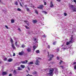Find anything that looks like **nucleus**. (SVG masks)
Returning <instances> with one entry per match:
<instances>
[{"mask_svg": "<svg viewBox=\"0 0 76 76\" xmlns=\"http://www.w3.org/2000/svg\"><path fill=\"white\" fill-rule=\"evenodd\" d=\"M55 70V71H54ZM56 75H57L58 74V69L57 68H53L50 69L49 73L46 74L47 76H53L54 75V71Z\"/></svg>", "mask_w": 76, "mask_h": 76, "instance_id": "obj_1", "label": "nucleus"}, {"mask_svg": "<svg viewBox=\"0 0 76 76\" xmlns=\"http://www.w3.org/2000/svg\"><path fill=\"white\" fill-rule=\"evenodd\" d=\"M74 42L73 40V36H72L70 38V41L68 42H66V45H69L70 44H72V43H73Z\"/></svg>", "mask_w": 76, "mask_h": 76, "instance_id": "obj_2", "label": "nucleus"}, {"mask_svg": "<svg viewBox=\"0 0 76 76\" xmlns=\"http://www.w3.org/2000/svg\"><path fill=\"white\" fill-rule=\"evenodd\" d=\"M48 58H50L49 59H48V61H51L52 60V58L54 57V55H49V52H48Z\"/></svg>", "mask_w": 76, "mask_h": 76, "instance_id": "obj_3", "label": "nucleus"}, {"mask_svg": "<svg viewBox=\"0 0 76 76\" xmlns=\"http://www.w3.org/2000/svg\"><path fill=\"white\" fill-rule=\"evenodd\" d=\"M61 49L63 50L64 51L67 49V47L64 45V44H63L61 45Z\"/></svg>", "mask_w": 76, "mask_h": 76, "instance_id": "obj_4", "label": "nucleus"}, {"mask_svg": "<svg viewBox=\"0 0 76 76\" xmlns=\"http://www.w3.org/2000/svg\"><path fill=\"white\" fill-rule=\"evenodd\" d=\"M35 63L36 65H39V61L37 59Z\"/></svg>", "mask_w": 76, "mask_h": 76, "instance_id": "obj_5", "label": "nucleus"}, {"mask_svg": "<svg viewBox=\"0 0 76 76\" xmlns=\"http://www.w3.org/2000/svg\"><path fill=\"white\" fill-rule=\"evenodd\" d=\"M27 62H28L27 60H26L25 61H21V63H22L23 64H26V63H27Z\"/></svg>", "mask_w": 76, "mask_h": 76, "instance_id": "obj_6", "label": "nucleus"}, {"mask_svg": "<svg viewBox=\"0 0 76 76\" xmlns=\"http://www.w3.org/2000/svg\"><path fill=\"white\" fill-rule=\"evenodd\" d=\"M43 7H44V6H43L42 5H41L40 6V7H38L37 8L38 9H42Z\"/></svg>", "mask_w": 76, "mask_h": 76, "instance_id": "obj_7", "label": "nucleus"}, {"mask_svg": "<svg viewBox=\"0 0 76 76\" xmlns=\"http://www.w3.org/2000/svg\"><path fill=\"white\" fill-rule=\"evenodd\" d=\"M13 61V59H12L11 58H10L8 59V61L9 62H11V61Z\"/></svg>", "mask_w": 76, "mask_h": 76, "instance_id": "obj_8", "label": "nucleus"}, {"mask_svg": "<svg viewBox=\"0 0 76 76\" xmlns=\"http://www.w3.org/2000/svg\"><path fill=\"white\" fill-rule=\"evenodd\" d=\"M27 51L29 53V52H31V49L30 48H28L27 50Z\"/></svg>", "mask_w": 76, "mask_h": 76, "instance_id": "obj_9", "label": "nucleus"}, {"mask_svg": "<svg viewBox=\"0 0 76 76\" xmlns=\"http://www.w3.org/2000/svg\"><path fill=\"white\" fill-rule=\"evenodd\" d=\"M54 6V5L53 4V2H52V1L50 2V7H53Z\"/></svg>", "mask_w": 76, "mask_h": 76, "instance_id": "obj_10", "label": "nucleus"}, {"mask_svg": "<svg viewBox=\"0 0 76 76\" xmlns=\"http://www.w3.org/2000/svg\"><path fill=\"white\" fill-rule=\"evenodd\" d=\"M24 53V52H23L22 51L21 52H20L19 53V54L20 56H22V55H23Z\"/></svg>", "mask_w": 76, "mask_h": 76, "instance_id": "obj_11", "label": "nucleus"}, {"mask_svg": "<svg viewBox=\"0 0 76 76\" xmlns=\"http://www.w3.org/2000/svg\"><path fill=\"white\" fill-rule=\"evenodd\" d=\"M12 46L13 49H15L16 48H15V45H14V44H12Z\"/></svg>", "mask_w": 76, "mask_h": 76, "instance_id": "obj_12", "label": "nucleus"}, {"mask_svg": "<svg viewBox=\"0 0 76 76\" xmlns=\"http://www.w3.org/2000/svg\"><path fill=\"white\" fill-rule=\"evenodd\" d=\"M2 75L3 76L4 75H7V72H3L2 73Z\"/></svg>", "mask_w": 76, "mask_h": 76, "instance_id": "obj_13", "label": "nucleus"}, {"mask_svg": "<svg viewBox=\"0 0 76 76\" xmlns=\"http://www.w3.org/2000/svg\"><path fill=\"white\" fill-rule=\"evenodd\" d=\"M33 22L34 23H37V20H33Z\"/></svg>", "mask_w": 76, "mask_h": 76, "instance_id": "obj_14", "label": "nucleus"}, {"mask_svg": "<svg viewBox=\"0 0 76 76\" xmlns=\"http://www.w3.org/2000/svg\"><path fill=\"white\" fill-rule=\"evenodd\" d=\"M15 45L18 48V47H19V46L18 45H17V42H16L15 43Z\"/></svg>", "mask_w": 76, "mask_h": 76, "instance_id": "obj_15", "label": "nucleus"}, {"mask_svg": "<svg viewBox=\"0 0 76 76\" xmlns=\"http://www.w3.org/2000/svg\"><path fill=\"white\" fill-rule=\"evenodd\" d=\"M34 64V62L32 61L30 62L29 63H28V65H29L30 64Z\"/></svg>", "mask_w": 76, "mask_h": 76, "instance_id": "obj_16", "label": "nucleus"}, {"mask_svg": "<svg viewBox=\"0 0 76 76\" xmlns=\"http://www.w3.org/2000/svg\"><path fill=\"white\" fill-rule=\"evenodd\" d=\"M42 13H44V14H45V15H46V14H47V12L46 11H42Z\"/></svg>", "mask_w": 76, "mask_h": 76, "instance_id": "obj_17", "label": "nucleus"}, {"mask_svg": "<svg viewBox=\"0 0 76 76\" xmlns=\"http://www.w3.org/2000/svg\"><path fill=\"white\" fill-rule=\"evenodd\" d=\"M10 39L11 42V44H13V39L12 38H10Z\"/></svg>", "mask_w": 76, "mask_h": 76, "instance_id": "obj_18", "label": "nucleus"}, {"mask_svg": "<svg viewBox=\"0 0 76 76\" xmlns=\"http://www.w3.org/2000/svg\"><path fill=\"white\" fill-rule=\"evenodd\" d=\"M30 7H34L33 4H30L29 5Z\"/></svg>", "mask_w": 76, "mask_h": 76, "instance_id": "obj_19", "label": "nucleus"}, {"mask_svg": "<svg viewBox=\"0 0 76 76\" xmlns=\"http://www.w3.org/2000/svg\"><path fill=\"white\" fill-rule=\"evenodd\" d=\"M33 50L34 51H35V50L36 49V48H37V47L35 46H34L33 47Z\"/></svg>", "mask_w": 76, "mask_h": 76, "instance_id": "obj_20", "label": "nucleus"}, {"mask_svg": "<svg viewBox=\"0 0 76 76\" xmlns=\"http://www.w3.org/2000/svg\"><path fill=\"white\" fill-rule=\"evenodd\" d=\"M61 63H64V62L62 61H61V62H59V64H61Z\"/></svg>", "mask_w": 76, "mask_h": 76, "instance_id": "obj_21", "label": "nucleus"}, {"mask_svg": "<svg viewBox=\"0 0 76 76\" xmlns=\"http://www.w3.org/2000/svg\"><path fill=\"white\" fill-rule=\"evenodd\" d=\"M21 68H22V69H24L25 68L24 65H21Z\"/></svg>", "mask_w": 76, "mask_h": 76, "instance_id": "obj_22", "label": "nucleus"}, {"mask_svg": "<svg viewBox=\"0 0 76 76\" xmlns=\"http://www.w3.org/2000/svg\"><path fill=\"white\" fill-rule=\"evenodd\" d=\"M24 22H25V23H26L27 25H28V22L26 21H24Z\"/></svg>", "mask_w": 76, "mask_h": 76, "instance_id": "obj_23", "label": "nucleus"}, {"mask_svg": "<svg viewBox=\"0 0 76 76\" xmlns=\"http://www.w3.org/2000/svg\"><path fill=\"white\" fill-rule=\"evenodd\" d=\"M13 73L14 75H15V74H16V70H14L13 71Z\"/></svg>", "mask_w": 76, "mask_h": 76, "instance_id": "obj_24", "label": "nucleus"}, {"mask_svg": "<svg viewBox=\"0 0 76 76\" xmlns=\"http://www.w3.org/2000/svg\"><path fill=\"white\" fill-rule=\"evenodd\" d=\"M36 53H39V50H37L36 51Z\"/></svg>", "mask_w": 76, "mask_h": 76, "instance_id": "obj_25", "label": "nucleus"}, {"mask_svg": "<svg viewBox=\"0 0 76 76\" xmlns=\"http://www.w3.org/2000/svg\"><path fill=\"white\" fill-rule=\"evenodd\" d=\"M35 12H36V13H37V14L38 13V12L37 10H35Z\"/></svg>", "mask_w": 76, "mask_h": 76, "instance_id": "obj_26", "label": "nucleus"}, {"mask_svg": "<svg viewBox=\"0 0 76 76\" xmlns=\"http://www.w3.org/2000/svg\"><path fill=\"white\" fill-rule=\"evenodd\" d=\"M21 47L22 48H24V47H25V45H22L21 46Z\"/></svg>", "mask_w": 76, "mask_h": 76, "instance_id": "obj_27", "label": "nucleus"}, {"mask_svg": "<svg viewBox=\"0 0 76 76\" xmlns=\"http://www.w3.org/2000/svg\"><path fill=\"white\" fill-rule=\"evenodd\" d=\"M17 10L19 12H20L21 11V9H20V8H18Z\"/></svg>", "mask_w": 76, "mask_h": 76, "instance_id": "obj_28", "label": "nucleus"}, {"mask_svg": "<svg viewBox=\"0 0 76 76\" xmlns=\"http://www.w3.org/2000/svg\"><path fill=\"white\" fill-rule=\"evenodd\" d=\"M18 70H21L22 69H21V68H20V67H18Z\"/></svg>", "mask_w": 76, "mask_h": 76, "instance_id": "obj_29", "label": "nucleus"}, {"mask_svg": "<svg viewBox=\"0 0 76 76\" xmlns=\"http://www.w3.org/2000/svg\"><path fill=\"white\" fill-rule=\"evenodd\" d=\"M11 23H14V21L13 20H11Z\"/></svg>", "mask_w": 76, "mask_h": 76, "instance_id": "obj_30", "label": "nucleus"}, {"mask_svg": "<svg viewBox=\"0 0 76 76\" xmlns=\"http://www.w3.org/2000/svg\"><path fill=\"white\" fill-rule=\"evenodd\" d=\"M15 5H18V2H15Z\"/></svg>", "mask_w": 76, "mask_h": 76, "instance_id": "obj_31", "label": "nucleus"}, {"mask_svg": "<svg viewBox=\"0 0 76 76\" xmlns=\"http://www.w3.org/2000/svg\"><path fill=\"white\" fill-rule=\"evenodd\" d=\"M33 74H34V75H35V74H37V72H33Z\"/></svg>", "mask_w": 76, "mask_h": 76, "instance_id": "obj_32", "label": "nucleus"}, {"mask_svg": "<svg viewBox=\"0 0 76 76\" xmlns=\"http://www.w3.org/2000/svg\"><path fill=\"white\" fill-rule=\"evenodd\" d=\"M36 40H37V39L36 38L34 39V42H37V41H36Z\"/></svg>", "mask_w": 76, "mask_h": 76, "instance_id": "obj_33", "label": "nucleus"}, {"mask_svg": "<svg viewBox=\"0 0 76 76\" xmlns=\"http://www.w3.org/2000/svg\"><path fill=\"white\" fill-rule=\"evenodd\" d=\"M43 37H44V38H46V37H47V36L45 35H44L42 36Z\"/></svg>", "mask_w": 76, "mask_h": 76, "instance_id": "obj_34", "label": "nucleus"}, {"mask_svg": "<svg viewBox=\"0 0 76 76\" xmlns=\"http://www.w3.org/2000/svg\"><path fill=\"white\" fill-rule=\"evenodd\" d=\"M25 27H26V29H29V27H28L27 26H26Z\"/></svg>", "mask_w": 76, "mask_h": 76, "instance_id": "obj_35", "label": "nucleus"}, {"mask_svg": "<svg viewBox=\"0 0 76 76\" xmlns=\"http://www.w3.org/2000/svg\"><path fill=\"white\" fill-rule=\"evenodd\" d=\"M4 61H6L7 60V58H4Z\"/></svg>", "mask_w": 76, "mask_h": 76, "instance_id": "obj_36", "label": "nucleus"}, {"mask_svg": "<svg viewBox=\"0 0 76 76\" xmlns=\"http://www.w3.org/2000/svg\"><path fill=\"white\" fill-rule=\"evenodd\" d=\"M20 6H21V7H22V4H21V3L20 2Z\"/></svg>", "mask_w": 76, "mask_h": 76, "instance_id": "obj_37", "label": "nucleus"}, {"mask_svg": "<svg viewBox=\"0 0 76 76\" xmlns=\"http://www.w3.org/2000/svg\"><path fill=\"white\" fill-rule=\"evenodd\" d=\"M5 27L7 29H9V28H8V27H7V26L6 25L5 26Z\"/></svg>", "mask_w": 76, "mask_h": 76, "instance_id": "obj_38", "label": "nucleus"}, {"mask_svg": "<svg viewBox=\"0 0 76 76\" xmlns=\"http://www.w3.org/2000/svg\"><path fill=\"white\" fill-rule=\"evenodd\" d=\"M13 57H15V53H13Z\"/></svg>", "mask_w": 76, "mask_h": 76, "instance_id": "obj_39", "label": "nucleus"}, {"mask_svg": "<svg viewBox=\"0 0 76 76\" xmlns=\"http://www.w3.org/2000/svg\"><path fill=\"white\" fill-rule=\"evenodd\" d=\"M60 67H61L62 69H63L64 68V67L63 66H61Z\"/></svg>", "mask_w": 76, "mask_h": 76, "instance_id": "obj_40", "label": "nucleus"}, {"mask_svg": "<svg viewBox=\"0 0 76 76\" xmlns=\"http://www.w3.org/2000/svg\"><path fill=\"white\" fill-rule=\"evenodd\" d=\"M64 16H67V13H64Z\"/></svg>", "mask_w": 76, "mask_h": 76, "instance_id": "obj_41", "label": "nucleus"}, {"mask_svg": "<svg viewBox=\"0 0 76 76\" xmlns=\"http://www.w3.org/2000/svg\"><path fill=\"white\" fill-rule=\"evenodd\" d=\"M37 58L39 60H41V58Z\"/></svg>", "mask_w": 76, "mask_h": 76, "instance_id": "obj_42", "label": "nucleus"}, {"mask_svg": "<svg viewBox=\"0 0 76 76\" xmlns=\"http://www.w3.org/2000/svg\"><path fill=\"white\" fill-rule=\"evenodd\" d=\"M74 2L76 4V0H73Z\"/></svg>", "mask_w": 76, "mask_h": 76, "instance_id": "obj_43", "label": "nucleus"}, {"mask_svg": "<svg viewBox=\"0 0 76 76\" xmlns=\"http://www.w3.org/2000/svg\"><path fill=\"white\" fill-rule=\"evenodd\" d=\"M44 3L45 5H46V4H47V3H46V2H44Z\"/></svg>", "mask_w": 76, "mask_h": 76, "instance_id": "obj_44", "label": "nucleus"}, {"mask_svg": "<svg viewBox=\"0 0 76 76\" xmlns=\"http://www.w3.org/2000/svg\"><path fill=\"white\" fill-rule=\"evenodd\" d=\"M56 44V42H54L53 43V45H55Z\"/></svg>", "mask_w": 76, "mask_h": 76, "instance_id": "obj_45", "label": "nucleus"}, {"mask_svg": "<svg viewBox=\"0 0 76 76\" xmlns=\"http://www.w3.org/2000/svg\"><path fill=\"white\" fill-rule=\"evenodd\" d=\"M48 48H50V45H48Z\"/></svg>", "mask_w": 76, "mask_h": 76, "instance_id": "obj_46", "label": "nucleus"}, {"mask_svg": "<svg viewBox=\"0 0 76 76\" xmlns=\"http://www.w3.org/2000/svg\"><path fill=\"white\" fill-rule=\"evenodd\" d=\"M74 69H76V65L75 66H74Z\"/></svg>", "mask_w": 76, "mask_h": 76, "instance_id": "obj_47", "label": "nucleus"}, {"mask_svg": "<svg viewBox=\"0 0 76 76\" xmlns=\"http://www.w3.org/2000/svg\"><path fill=\"white\" fill-rule=\"evenodd\" d=\"M57 60H58L59 59V57H57Z\"/></svg>", "mask_w": 76, "mask_h": 76, "instance_id": "obj_48", "label": "nucleus"}, {"mask_svg": "<svg viewBox=\"0 0 76 76\" xmlns=\"http://www.w3.org/2000/svg\"><path fill=\"white\" fill-rule=\"evenodd\" d=\"M27 11H29V8H27Z\"/></svg>", "mask_w": 76, "mask_h": 76, "instance_id": "obj_49", "label": "nucleus"}, {"mask_svg": "<svg viewBox=\"0 0 76 76\" xmlns=\"http://www.w3.org/2000/svg\"><path fill=\"white\" fill-rule=\"evenodd\" d=\"M56 1H59V2L60 1V0H56Z\"/></svg>", "mask_w": 76, "mask_h": 76, "instance_id": "obj_50", "label": "nucleus"}, {"mask_svg": "<svg viewBox=\"0 0 76 76\" xmlns=\"http://www.w3.org/2000/svg\"><path fill=\"white\" fill-rule=\"evenodd\" d=\"M74 64H76V62H74L73 63Z\"/></svg>", "mask_w": 76, "mask_h": 76, "instance_id": "obj_51", "label": "nucleus"}, {"mask_svg": "<svg viewBox=\"0 0 76 76\" xmlns=\"http://www.w3.org/2000/svg\"><path fill=\"white\" fill-rule=\"evenodd\" d=\"M9 76H12V74H10L9 75Z\"/></svg>", "mask_w": 76, "mask_h": 76, "instance_id": "obj_52", "label": "nucleus"}, {"mask_svg": "<svg viewBox=\"0 0 76 76\" xmlns=\"http://www.w3.org/2000/svg\"><path fill=\"white\" fill-rule=\"evenodd\" d=\"M18 30L19 31H20V28H18Z\"/></svg>", "mask_w": 76, "mask_h": 76, "instance_id": "obj_53", "label": "nucleus"}, {"mask_svg": "<svg viewBox=\"0 0 76 76\" xmlns=\"http://www.w3.org/2000/svg\"><path fill=\"white\" fill-rule=\"evenodd\" d=\"M28 75H29V76H32V75H29V74H28Z\"/></svg>", "mask_w": 76, "mask_h": 76, "instance_id": "obj_54", "label": "nucleus"}, {"mask_svg": "<svg viewBox=\"0 0 76 76\" xmlns=\"http://www.w3.org/2000/svg\"><path fill=\"white\" fill-rule=\"evenodd\" d=\"M57 50L58 51H59V49H58Z\"/></svg>", "mask_w": 76, "mask_h": 76, "instance_id": "obj_55", "label": "nucleus"}, {"mask_svg": "<svg viewBox=\"0 0 76 76\" xmlns=\"http://www.w3.org/2000/svg\"><path fill=\"white\" fill-rule=\"evenodd\" d=\"M30 31H29V33H29V34H31V33H30Z\"/></svg>", "mask_w": 76, "mask_h": 76, "instance_id": "obj_56", "label": "nucleus"}, {"mask_svg": "<svg viewBox=\"0 0 76 76\" xmlns=\"http://www.w3.org/2000/svg\"><path fill=\"white\" fill-rule=\"evenodd\" d=\"M47 70V69H45V70Z\"/></svg>", "mask_w": 76, "mask_h": 76, "instance_id": "obj_57", "label": "nucleus"}, {"mask_svg": "<svg viewBox=\"0 0 76 76\" xmlns=\"http://www.w3.org/2000/svg\"><path fill=\"white\" fill-rule=\"evenodd\" d=\"M1 62L0 61V64H1Z\"/></svg>", "mask_w": 76, "mask_h": 76, "instance_id": "obj_58", "label": "nucleus"}, {"mask_svg": "<svg viewBox=\"0 0 76 76\" xmlns=\"http://www.w3.org/2000/svg\"><path fill=\"white\" fill-rule=\"evenodd\" d=\"M26 71L27 72V73H28V71L27 70H26Z\"/></svg>", "mask_w": 76, "mask_h": 76, "instance_id": "obj_59", "label": "nucleus"}, {"mask_svg": "<svg viewBox=\"0 0 76 76\" xmlns=\"http://www.w3.org/2000/svg\"><path fill=\"white\" fill-rule=\"evenodd\" d=\"M28 70H29V68H28Z\"/></svg>", "mask_w": 76, "mask_h": 76, "instance_id": "obj_60", "label": "nucleus"}, {"mask_svg": "<svg viewBox=\"0 0 76 76\" xmlns=\"http://www.w3.org/2000/svg\"><path fill=\"white\" fill-rule=\"evenodd\" d=\"M25 6H26V7L27 6L26 5H25Z\"/></svg>", "mask_w": 76, "mask_h": 76, "instance_id": "obj_61", "label": "nucleus"}, {"mask_svg": "<svg viewBox=\"0 0 76 76\" xmlns=\"http://www.w3.org/2000/svg\"><path fill=\"white\" fill-rule=\"evenodd\" d=\"M0 2H1V0H0Z\"/></svg>", "mask_w": 76, "mask_h": 76, "instance_id": "obj_62", "label": "nucleus"}, {"mask_svg": "<svg viewBox=\"0 0 76 76\" xmlns=\"http://www.w3.org/2000/svg\"><path fill=\"white\" fill-rule=\"evenodd\" d=\"M26 76H28V75H27Z\"/></svg>", "mask_w": 76, "mask_h": 76, "instance_id": "obj_63", "label": "nucleus"}, {"mask_svg": "<svg viewBox=\"0 0 76 76\" xmlns=\"http://www.w3.org/2000/svg\"><path fill=\"white\" fill-rule=\"evenodd\" d=\"M43 25H44V24H43Z\"/></svg>", "mask_w": 76, "mask_h": 76, "instance_id": "obj_64", "label": "nucleus"}]
</instances>
